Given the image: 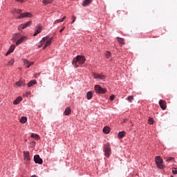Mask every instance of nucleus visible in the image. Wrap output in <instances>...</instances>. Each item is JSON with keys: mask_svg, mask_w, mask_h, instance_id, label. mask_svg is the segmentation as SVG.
Instances as JSON below:
<instances>
[{"mask_svg": "<svg viewBox=\"0 0 177 177\" xmlns=\"http://www.w3.org/2000/svg\"><path fill=\"white\" fill-rule=\"evenodd\" d=\"M27 39H28V37H27L26 36H23L16 41L15 45H17V46H19L20 44H23V42H26Z\"/></svg>", "mask_w": 177, "mask_h": 177, "instance_id": "nucleus-7", "label": "nucleus"}, {"mask_svg": "<svg viewBox=\"0 0 177 177\" xmlns=\"http://www.w3.org/2000/svg\"><path fill=\"white\" fill-rule=\"evenodd\" d=\"M53 0H44L43 1V3H44L45 5H48L49 3H52Z\"/></svg>", "mask_w": 177, "mask_h": 177, "instance_id": "nucleus-28", "label": "nucleus"}, {"mask_svg": "<svg viewBox=\"0 0 177 177\" xmlns=\"http://www.w3.org/2000/svg\"><path fill=\"white\" fill-rule=\"evenodd\" d=\"M19 38H20V34L15 33L13 35L11 41H12V42H16V41H17V39L19 40Z\"/></svg>", "mask_w": 177, "mask_h": 177, "instance_id": "nucleus-14", "label": "nucleus"}, {"mask_svg": "<svg viewBox=\"0 0 177 177\" xmlns=\"http://www.w3.org/2000/svg\"><path fill=\"white\" fill-rule=\"evenodd\" d=\"M31 177H37V176H35V175H33V176H32Z\"/></svg>", "mask_w": 177, "mask_h": 177, "instance_id": "nucleus-47", "label": "nucleus"}, {"mask_svg": "<svg viewBox=\"0 0 177 177\" xmlns=\"http://www.w3.org/2000/svg\"><path fill=\"white\" fill-rule=\"evenodd\" d=\"M57 23H62V19L55 20L54 22V24H57Z\"/></svg>", "mask_w": 177, "mask_h": 177, "instance_id": "nucleus-35", "label": "nucleus"}, {"mask_svg": "<svg viewBox=\"0 0 177 177\" xmlns=\"http://www.w3.org/2000/svg\"><path fill=\"white\" fill-rule=\"evenodd\" d=\"M18 2H22L23 0H17Z\"/></svg>", "mask_w": 177, "mask_h": 177, "instance_id": "nucleus-45", "label": "nucleus"}, {"mask_svg": "<svg viewBox=\"0 0 177 177\" xmlns=\"http://www.w3.org/2000/svg\"><path fill=\"white\" fill-rule=\"evenodd\" d=\"M22 61L24 62V64L26 67V68H30V66L34 64V62H30L28 60L26 59H22Z\"/></svg>", "mask_w": 177, "mask_h": 177, "instance_id": "nucleus-10", "label": "nucleus"}, {"mask_svg": "<svg viewBox=\"0 0 177 177\" xmlns=\"http://www.w3.org/2000/svg\"><path fill=\"white\" fill-rule=\"evenodd\" d=\"M75 19H77V17H75V16H72V22H71V24H73V23H74V21H75Z\"/></svg>", "mask_w": 177, "mask_h": 177, "instance_id": "nucleus-37", "label": "nucleus"}, {"mask_svg": "<svg viewBox=\"0 0 177 177\" xmlns=\"http://www.w3.org/2000/svg\"><path fill=\"white\" fill-rule=\"evenodd\" d=\"M65 19H66V16L63 17L62 19H61V21L62 22L64 21Z\"/></svg>", "mask_w": 177, "mask_h": 177, "instance_id": "nucleus-40", "label": "nucleus"}, {"mask_svg": "<svg viewBox=\"0 0 177 177\" xmlns=\"http://www.w3.org/2000/svg\"><path fill=\"white\" fill-rule=\"evenodd\" d=\"M148 124H149L150 125H153V124H154V120H153V118H149Z\"/></svg>", "mask_w": 177, "mask_h": 177, "instance_id": "nucleus-30", "label": "nucleus"}, {"mask_svg": "<svg viewBox=\"0 0 177 177\" xmlns=\"http://www.w3.org/2000/svg\"><path fill=\"white\" fill-rule=\"evenodd\" d=\"M64 28H66V27H63V28H62L60 30H59V32H63V31H64Z\"/></svg>", "mask_w": 177, "mask_h": 177, "instance_id": "nucleus-38", "label": "nucleus"}, {"mask_svg": "<svg viewBox=\"0 0 177 177\" xmlns=\"http://www.w3.org/2000/svg\"><path fill=\"white\" fill-rule=\"evenodd\" d=\"M12 13L14 15H19V16L17 17V19H24V17H31L32 15L30 12H25V13H21V10L20 9H14L12 10Z\"/></svg>", "mask_w": 177, "mask_h": 177, "instance_id": "nucleus-2", "label": "nucleus"}, {"mask_svg": "<svg viewBox=\"0 0 177 177\" xmlns=\"http://www.w3.org/2000/svg\"><path fill=\"white\" fill-rule=\"evenodd\" d=\"M104 153L105 157L109 158L110 156H111V147H110L109 144H106L104 145Z\"/></svg>", "mask_w": 177, "mask_h": 177, "instance_id": "nucleus-3", "label": "nucleus"}, {"mask_svg": "<svg viewBox=\"0 0 177 177\" xmlns=\"http://www.w3.org/2000/svg\"><path fill=\"white\" fill-rule=\"evenodd\" d=\"M159 106L162 110H165L167 109V102L164 100H160L159 101Z\"/></svg>", "mask_w": 177, "mask_h": 177, "instance_id": "nucleus-11", "label": "nucleus"}, {"mask_svg": "<svg viewBox=\"0 0 177 177\" xmlns=\"http://www.w3.org/2000/svg\"><path fill=\"white\" fill-rule=\"evenodd\" d=\"M49 41H51V42H52V41H53V37H50Z\"/></svg>", "mask_w": 177, "mask_h": 177, "instance_id": "nucleus-43", "label": "nucleus"}, {"mask_svg": "<svg viewBox=\"0 0 177 177\" xmlns=\"http://www.w3.org/2000/svg\"><path fill=\"white\" fill-rule=\"evenodd\" d=\"M35 33L33 35L34 37H36V35H38L41 31H42V26L37 25L35 29Z\"/></svg>", "mask_w": 177, "mask_h": 177, "instance_id": "nucleus-9", "label": "nucleus"}, {"mask_svg": "<svg viewBox=\"0 0 177 177\" xmlns=\"http://www.w3.org/2000/svg\"><path fill=\"white\" fill-rule=\"evenodd\" d=\"M165 161H167V162H171V161H174V162H175V158H174V157H166V158H165Z\"/></svg>", "mask_w": 177, "mask_h": 177, "instance_id": "nucleus-24", "label": "nucleus"}, {"mask_svg": "<svg viewBox=\"0 0 177 177\" xmlns=\"http://www.w3.org/2000/svg\"><path fill=\"white\" fill-rule=\"evenodd\" d=\"M114 97H115L114 95H111V96L110 97V100H114Z\"/></svg>", "mask_w": 177, "mask_h": 177, "instance_id": "nucleus-39", "label": "nucleus"}, {"mask_svg": "<svg viewBox=\"0 0 177 177\" xmlns=\"http://www.w3.org/2000/svg\"><path fill=\"white\" fill-rule=\"evenodd\" d=\"M20 122H21V124H26V122H27V117H21L20 119Z\"/></svg>", "mask_w": 177, "mask_h": 177, "instance_id": "nucleus-27", "label": "nucleus"}, {"mask_svg": "<svg viewBox=\"0 0 177 177\" xmlns=\"http://www.w3.org/2000/svg\"><path fill=\"white\" fill-rule=\"evenodd\" d=\"M50 45H52V41L51 40H47L46 41V46H50Z\"/></svg>", "mask_w": 177, "mask_h": 177, "instance_id": "nucleus-31", "label": "nucleus"}, {"mask_svg": "<svg viewBox=\"0 0 177 177\" xmlns=\"http://www.w3.org/2000/svg\"><path fill=\"white\" fill-rule=\"evenodd\" d=\"M172 172H173L174 175H176L177 174V167L175 168L174 169H173Z\"/></svg>", "mask_w": 177, "mask_h": 177, "instance_id": "nucleus-36", "label": "nucleus"}, {"mask_svg": "<svg viewBox=\"0 0 177 177\" xmlns=\"http://www.w3.org/2000/svg\"><path fill=\"white\" fill-rule=\"evenodd\" d=\"M170 177H174V176H171Z\"/></svg>", "mask_w": 177, "mask_h": 177, "instance_id": "nucleus-49", "label": "nucleus"}, {"mask_svg": "<svg viewBox=\"0 0 177 177\" xmlns=\"http://www.w3.org/2000/svg\"><path fill=\"white\" fill-rule=\"evenodd\" d=\"M86 60V59H85V56L77 55L76 57L73 58L72 64L74 66V67L77 68L78 67V64H84Z\"/></svg>", "mask_w": 177, "mask_h": 177, "instance_id": "nucleus-1", "label": "nucleus"}, {"mask_svg": "<svg viewBox=\"0 0 177 177\" xmlns=\"http://www.w3.org/2000/svg\"><path fill=\"white\" fill-rule=\"evenodd\" d=\"M37 84L36 80H31L30 82L28 83V88H31V86H34Z\"/></svg>", "mask_w": 177, "mask_h": 177, "instance_id": "nucleus-22", "label": "nucleus"}, {"mask_svg": "<svg viewBox=\"0 0 177 177\" xmlns=\"http://www.w3.org/2000/svg\"><path fill=\"white\" fill-rule=\"evenodd\" d=\"M122 12H124V11H119V12H118V13H119V15H121V13H122Z\"/></svg>", "mask_w": 177, "mask_h": 177, "instance_id": "nucleus-44", "label": "nucleus"}, {"mask_svg": "<svg viewBox=\"0 0 177 177\" xmlns=\"http://www.w3.org/2000/svg\"><path fill=\"white\" fill-rule=\"evenodd\" d=\"M155 162L158 168H160V169H162V168H164V165L162 164V158H161L160 156H156L155 158Z\"/></svg>", "mask_w": 177, "mask_h": 177, "instance_id": "nucleus-4", "label": "nucleus"}, {"mask_svg": "<svg viewBox=\"0 0 177 177\" xmlns=\"http://www.w3.org/2000/svg\"><path fill=\"white\" fill-rule=\"evenodd\" d=\"M42 46H44L41 43L39 45H38V48H42Z\"/></svg>", "mask_w": 177, "mask_h": 177, "instance_id": "nucleus-41", "label": "nucleus"}, {"mask_svg": "<svg viewBox=\"0 0 177 177\" xmlns=\"http://www.w3.org/2000/svg\"><path fill=\"white\" fill-rule=\"evenodd\" d=\"M31 138L34 139H39V136L37 134H31Z\"/></svg>", "mask_w": 177, "mask_h": 177, "instance_id": "nucleus-32", "label": "nucleus"}, {"mask_svg": "<svg viewBox=\"0 0 177 177\" xmlns=\"http://www.w3.org/2000/svg\"><path fill=\"white\" fill-rule=\"evenodd\" d=\"M118 42L120 45H124L125 44V40L123 38L121 37H117Z\"/></svg>", "mask_w": 177, "mask_h": 177, "instance_id": "nucleus-20", "label": "nucleus"}, {"mask_svg": "<svg viewBox=\"0 0 177 177\" xmlns=\"http://www.w3.org/2000/svg\"><path fill=\"white\" fill-rule=\"evenodd\" d=\"M48 39H49V36L44 37L41 39L40 44L44 46L45 45V44H46V41H48Z\"/></svg>", "mask_w": 177, "mask_h": 177, "instance_id": "nucleus-16", "label": "nucleus"}, {"mask_svg": "<svg viewBox=\"0 0 177 177\" xmlns=\"http://www.w3.org/2000/svg\"><path fill=\"white\" fill-rule=\"evenodd\" d=\"M13 63H15V59H11L8 62V66H13Z\"/></svg>", "mask_w": 177, "mask_h": 177, "instance_id": "nucleus-33", "label": "nucleus"}, {"mask_svg": "<svg viewBox=\"0 0 177 177\" xmlns=\"http://www.w3.org/2000/svg\"><path fill=\"white\" fill-rule=\"evenodd\" d=\"M24 158L26 164H30V160H31V158H30L29 151H24Z\"/></svg>", "mask_w": 177, "mask_h": 177, "instance_id": "nucleus-6", "label": "nucleus"}, {"mask_svg": "<svg viewBox=\"0 0 177 177\" xmlns=\"http://www.w3.org/2000/svg\"><path fill=\"white\" fill-rule=\"evenodd\" d=\"M125 131H120L118 133V138L119 139H122V138H124V136H125Z\"/></svg>", "mask_w": 177, "mask_h": 177, "instance_id": "nucleus-23", "label": "nucleus"}, {"mask_svg": "<svg viewBox=\"0 0 177 177\" xmlns=\"http://www.w3.org/2000/svg\"><path fill=\"white\" fill-rule=\"evenodd\" d=\"M47 46H46V44H45V46L43 47V50L46 49Z\"/></svg>", "mask_w": 177, "mask_h": 177, "instance_id": "nucleus-42", "label": "nucleus"}, {"mask_svg": "<svg viewBox=\"0 0 177 177\" xmlns=\"http://www.w3.org/2000/svg\"><path fill=\"white\" fill-rule=\"evenodd\" d=\"M126 15H128V12H126Z\"/></svg>", "mask_w": 177, "mask_h": 177, "instance_id": "nucleus-48", "label": "nucleus"}, {"mask_svg": "<svg viewBox=\"0 0 177 177\" xmlns=\"http://www.w3.org/2000/svg\"><path fill=\"white\" fill-rule=\"evenodd\" d=\"M93 0H84L83 1V6H88V5H90V3H92Z\"/></svg>", "mask_w": 177, "mask_h": 177, "instance_id": "nucleus-21", "label": "nucleus"}, {"mask_svg": "<svg viewBox=\"0 0 177 177\" xmlns=\"http://www.w3.org/2000/svg\"><path fill=\"white\" fill-rule=\"evenodd\" d=\"M31 21H28L25 24H21L19 27H18V30H24V28H27V27H30V26H31Z\"/></svg>", "mask_w": 177, "mask_h": 177, "instance_id": "nucleus-8", "label": "nucleus"}, {"mask_svg": "<svg viewBox=\"0 0 177 177\" xmlns=\"http://www.w3.org/2000/svg\"><path fill=\"white\" fill-rule=\"evenodd\" d=\"M15 48H16V46H15V44L12 45L9 50H8V52L6 54V56H8V55H10V53H12V52H13V50H15Z\"/></svg>", "mask_w": 177, "mask_h": 177, "instance_id": "nucleus-15", "label": "nucleus"}, {"mask_svg": "<svg viewBox=\"0 0 177 177\" xmlns=\"http://www.w3.org/2000/svg\"><path fill=\"white\" fill-rule=\"evenodd\" d=\"M16 85H17V86H24V85H26V82L24 80H19L16 82Z\"/></svg>", "mask_w": 177, "mask_h": 177, "instance_id": "nucleus-17", "label": "nucleus"}, {"mask_svg": "<svg viewBox=\"0 0 177 177\" xmlns=\"http://www.w3.org/2000/svg\"><path fill=\"white\" fill-rule=\"evenodd\" d=\"M103 132L104 133H110V127H104Z\"/></svg>", "mask_w": 177, "mask_h": 177, "instance_id": "nucleus-26", "label": "nucleus"}, {"mask_svg": "<svg viewBox=\"0 0 177 177\" xmlns=\"http://www.w3.org/2000/svg\"><path fill=\"white\" fill-rule=\"evenodd\" d=\"M71 113V109L70 107H67L65 109L64 114V115H70Z\"/></svg>", "mask_w": 177, "mask_h": 177, "instance_id": "nucleus-19", "label": "nucleus"}, {"mask_svg": "<svg viewBox=\"0 0 177 177\" xmlns=\"http://www.w3.org/2000/svg\"><path fill=\"white\" fill-rule=\"evenodd\" d=\"M34 161L36 164H40L41 165L43 162L42 159L39 157V155H35L34 156Z\"/></svg>", "mask_w": 177, "mask_h": 177, "instance_id": "nucleus-12", "label": "nucleus"}, {"mask_svg": "<svg viewBox=\"0 0 177 177\" xmlns=\"http://www.w3.org/2000/svg\"><path fill=\"white\" fill-rule=\"evenodd\" d=\"M23 100V98L21 97H17L13 102V104H19L20 102Z\"/></svg>", "mask_w": 177, "mask_h": 177, "instance_id": "nucleus-18", "label": "nucleus"}, {"mask_svg": "<svg viewBox=\"0 0 177 177\" xmlns=\"http://www.w3.org/2000/svg\"><path fill=\"white\" fill-rule=\"evenodd\" d=\"M105 55L106 57L109 59V57H111V53L110 51H106Z\"/></svg>", "mask_w": 177, "mask_h": 177, "instance_id": "nucleus-29", "label": "nucleus"}, {"mask_svg": "<svg viewBox=\"0 0 177 177\" xmlns=\"http://www.w3.org/2000/svg\"><path fill=\"white\" fill-rule=\"evenodd\" d=\"M127 100H128L129 102H131L132 100H133V96L130 95L127 98Z\"/></svg>", "mask_w": 177, "mask_h": 177, "instance_id": "nucleus-34", "label": "nucleus"}, {"mask_svg": "<svg viewBox=\"0 0 177 177\" xmlns=\"http://www.w3.org/2000/svg\"><path fill=\"white\" fill-rule=\"evenodd\" d=\"M86 96H87V99L88 100H91V99H92V97H93V93H92V92L91 91H88L86 94Z\"/></svg>", "mask_w": 177, "mask_h": 177, "instance_id": "nucleus-25", "label": "nucleus"}, {"mask_svg": "<svg viewBox=\"0 0 177 177\" xmlns=\"http://www.w3.org/2000/svg\"><path fill=\"white\" fill-rule=\"evenodd\" d=\"M93 77L95 79H98V80H106V76L104 75H100L97 73H93Z\"/></svg>", "mask_w": 177, "mask_h": 177, "instance_id": "nucleus-13", "label": "nucleus"}, {"mask_svg": "<svg viewBox=\"0 0 177 177\" xmlns=\"http://www.w3.org/2000/svg\"><path fill=\"white\" fill-rule=\"evenodd\" d=\"M124 122H127V119H124Z\"/></svg>", "mask_w": 177, "mask_h": 177, "instance_id": "nucleus-46", "label": "nucleus"}, {"mask_svg": "<svg viewBox=\"0 0 177 177\" xmlns=\"http://www.w3.org/2000/svg\"><path fill=\"white\" fill-rule=\"evenodd\" d=\"M95 91L96 93H100V94H104L107 92V89L102 88V86H100L99 85H95Z\"/></svg>", "mask_w": 177, "mask_h": 177, "instance_id": "nucleus-5", "label": "nucleus"}]
</instances>
